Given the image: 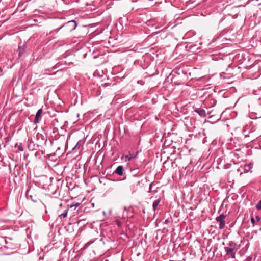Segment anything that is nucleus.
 Returning a JSON list of instances; mask_svg holds the SVG:
<instances>
[{"label":"nucleus","instance_id":"f257e3e1","mask_svg":"<svg viewBox=\"0 0 261 261\" xmlns=\"http://www.w3.org/2000/svg\"><path fill=\"white\" fill-rule=\"evenodd\" d=\"M226 216L223 214H221L218 217H217L215 219L216 221L219 222V228L220 229H223L225 226V219Z\"/></svg>","mask_w":261,"mask_h":261},{"label":"nucleus","instance_id":"f03ea898","mask_svg":"<svg viewBox=\"0 0 261 261\" xmlns=\"http://www.w3.org/2000/svg\"><path fill=\"white\" fill-rule=\"evenodd\" d=\"M76 27V22L74 20H72L67 22L66 24L63 25L62 27L65 28L67 30H69V31H72V30L75 29Z\"/></svg>","mask_w":261,"mask_h":261},{"label":"nucleus","instance_id":"7ed1b4c3","mask_svg":"<svg viewBox=\"0 0 261 261\" xmlns=\"http://www.w3.org/2000/svg\"><path fill=\"white\" fill-rule=\"evenodd\" d=\"M224 249H225V251H226V254L227 255H229L230 257H231L232 258H235V252H234L235 249L229 248L228 247H225L224 248Z\"/></svg>","mask_w":261,"mask_h":261},{"label":"nucleus","instance_id":"20e7f679","mask_svg":"<svg viewBox=\"0 0 261 261\" xmlns=\"http://www.w3.org/2000/svg\"><path fill=\"white\" fill-rule=\"evenodd\" d=\"M42 113V110L41 109H39L37 111V112L36 114V116H35V120H34L35 123H38L39 122L40 117V116H41Z\"/></svg>","mask_w":261,"mask_h":261},{"label":"nucleus","instance_id":"39448f33","mask_svg":"<svg viewBox=\"0 0 261 261\" xmlns=\"http://www.w3.org/2000/svg\"><path fill=\"white\" fill-rule=\"evenodd\" d=\"M195 112L201 117H206V113L204 110L201 109H197L195 110Z\"/></svg>","mask_w":261,"mask_h":261},{"label":"nucleus","instance_id":"423d86ee","mask_svg":"<svg viewBox=\"0 0 261 261\" xmlns=\"http://www.w3.org/2000/svg\"><path fill=\"white\" fill-rule=\"evenodd\" d=\"M138 154V152L136 153V154L134 156H133L130 152H129V154L128 155H126L125 156H124V157H122V159L124 158V161L125 162H127L128 161H130L132 159L134 158H135L136 156V155H137Z\"/></svg>","mask_w":261,"mask_h":261},{"label":"nucleus","instance_id":"0eeeda50","mask_svg":"<svg viewBox=\"0 0 261 261\" xmlns=\"http://www.w3.org/2000/svg\"><path fill=\"white\" fill-rule=\"evenodd\" d=\"M123 167L122 166H119L115 170V173L119 175L123 174Z\"/></svg>","mask_w":261,"mask_h":261},{"label":"nucleus","instance_id":"6e6552de","mask_svg":"<svg viewBox=\"0 0 261 261\" xmlns=\"http://www.w3.org/2000/svg\"><path fill=\"white\" fill-rule=\"evenodd\" d=\"M160 203V199L155 200L153 202V204H152V207H153V210L154 212L156 211V208Z\"/></svg>","mask_w":261,"mask_h":261},{"label":"nucleus","instance_id":"1a4fd4ad","mask_svg":"<svg viewBox=\"0 0 261 261\" xmlns=\"http://www.w3.org/2000/svg\"><path fill=\"white\" fill-rule=\"evenodd\" d=\"M15 148H17L18 150L20 151H23V147L21 143H17L15 146Z\"/></svg>","mask_w":261,"mask_h":261},{"label":"nucleus","instance_id":"9d476101","mask_svg":"<svg viewBox=\"0 0 261 261\" xmlns=\"http://www.w3.org/2000/svg\"><path fill=\"white\" fill-rule=\"evenodd\" d=\"M228 245L229 246V248L236 249V244L235 242H234L233 241H230L229 243H228Z\"/></svg>","mask_w":261,"mask_h":261},{"label":"nucleus","instance_id":"9b49d317","mask_svg":"<svg viewBox=\"0 0 261 261\" xmlns=\"http://www.w3.org/2000/svg\"><path fill=\"white\" fill-rule=\"evenodd\" d=\"M67 212H68V210H66L65 211L64 213L60 215L59 217H60V218H65L67 216Z\"/></svg>","mask_w":261,"mask_h":261},{"label":"nucleus","instance_id":"f8f14e48","mask_svg":"<svg viewBox=\"0 0 261 261\" xmlns=\"http://www.w3.org/2000/svg\"><path fill=\"white\" fill-rule=\"evenodd\" d=\"M82 145L81 141H79L77 144H76L75 146L74 147V149H80Z\"/></svg>","mask_w":261,"mask_h":261},{"label":"nucleus","instance_id":"ddd939ff","mask_svg":"<svg viewBox=\"0 0 261 261\" xmlns=\"http://www.w3.org/2000/svg\"><path fill=\"white\" fill-rule=\"evenodd\" d=\"M256 208L258 210H261V200L256 205Z\"/></svg>","mask_w":261,"mask_h":261},{"label":"nucleus","instance_id":"4468645a","mask_svg":"<svg viewBox=\"0 0 261 261\" xmlns=\"http://www.w3.org/2000/svg\"><path fill=\"white\" fill-rule=\"evenodd\" d=\"M18 49H19V56H20L21 54L22 53L23 51L24 50V48L22 47L21 46H19Z\"/></svg>","mask_w":261,"mask_h":261},{"label":"nucleus","instance_id":"2eb2a0df","mask_svg":"<svg viewBox=\"0 0 261 261\" xmlns=\"http://www.w3.org/2000/svg\"><path fill=\"white\" fill-rule=\"evenodd\" d=\"M251 223H252L253 226H254V225H255V219H254L253 217H252L251 218Z\"/></svg>","mask_w":261,"mask_h":261},{"label":"nucleus","instance_id":"dca6fc26","mask_svg":"<svg viewBox=\"0 0 261 261\" xmlns=\"http://www.w3.org/2000/svg\"><path fill=\"white\" fill-rule=\"evenodd\" d=\"M255 219H256V221H257V222H258L260 220V217L258 215L256 216Z\"/></svg>","mask_w":261,"mask_h":261},{"label":"nucleus","instance_id":"f3484780","mask_svg":"<svg viewBox=\"0 0 261 261\" xmlns=\"http://www.w3.org/2000/svg\"><path fill=\"white\" fill-rule=\"evenodd\" d=\"M75 207H78L79 206V203H77L75 204Z\"/></svg>","mask_w":261,"mask_h":261},{"label":"nucleus","instance_id":"a211bd4d","mask_svg":"<svg viewBox=\"0 0 261 261\" xmlns=\"http://www.w3.org/2000/svg\"><path fill=\"white\" fill-rule=\"evenodd\" d=\"M151 186H152V184H150V186H149V190H150H150H151Z\"/></svg>","mask_w":261,"mask_h":261},{"label":"nucleus","instance_id":"6ab92c4d","mask_svg":"<svg viewBox=\"0 0 261 261\" xmlns=\"http://www.w3.org/2000/svg\"><path fill=\"white\" fill-rule=\"evenodd\" d=\"M89 244H90V243H88L86 244L85 246L87 247L88 245H89Z\"/></svg>","mask_w":261,"mask_h":261},{"label":"nucleus","instance_id":"aec40b11","mask_svg":"<svg viewBox=\"0 0 261 261\" xmlns=\"http://www.w3.org/2000/svg\"><path fill=\"white\" fill-rule=\"evenodd\" d=\"M56 66H57V65L55 66L54 67V68H57Z\"/></svg>","mask_w":261,"mask_h":261},{"label":"nucleus","instance_id":"412c9836","mask_svg":"<svg viewBox=\"0 0 261 261\" xmlns=\"http://www.w3.org/2000/svg\"><path fill=\"white\" fill-rule=\"evenodd\" d=\"M117 224H118V225H119V221L117 222Z\"/></svg>","mask_w":261,"mask_h":261},{"label":"nucleus","instance_id":"4be33fe9","mask_svg":"<svg viewBox=\"0 0 261 261\" xmlns=\"http://www.w3.org/2000/svg\"><path fill=\"white\" fill-rule=\"evenodd\" d=\"M165 223H167V220L165 221Z\"/></svg>","mask_w":261,"mask_h":261}]
</instances>
